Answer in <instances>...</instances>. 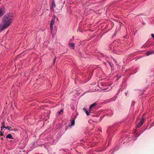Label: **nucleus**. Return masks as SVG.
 Listing matches in <instances>:
<instances>
[{
	"mask_svg": "<svg viewBox=\"0 0 154 154\" xmlns=\"http://www.w3.org/2000/svg\"><path fill=\"white\" fill-rule=\"evenodd\" d=\"M14 17L12 14L9 13L6 14L2 19V25L6 29L9 27L13 20Z\"/></svg>",
	"mask_w": 154,
	"mask_h": 154,
	"instance_id": "f257e3e1",
	"label": "nucleus"
},
{
	"mask_svg": "<svg viewBox=\"0 0 154 154\" xmlns=\"http://www.w3.org/2000/svg\"><path fill=\"white\" fill-rule=\"evenodd\" d=\"M119 43H118L116 41H115L109 45V47L111 50L117 51V50H119Z\"/></svg>",
	"mask_w": 154,
	"mask_h": 154,
	"instance_id": "f03ea898",
	"label": "nucleus"
},
{
	"mask_svg": "<svg viewBox=\"0 0 154 154\" xmlns=\"http://www.w3.org/2000/svg\"><path fill=\"white\" fill-rule=\"evenodd\" d=\"M103 57L104 59H105L106 60V61L111 66H112L111 61L112 62V61L113 60L114 62H115V63H116V60L112 58H109L108 57L106 56H104Z\"/></svg>",
	"mask_w": 154,
	"mask_h": 154,
	"instance_id": "7ed1b4c3",
	"label": "nucleus"
},
{
	"mask_svg": "<svg viewBox=\"0 0 154 154\" xmlns=\"http://www.w3.org/2000/svg\"><path fill=\"white\" fill-rule=\"evenodd\" d=\"M55 16L54 15H53L52 18L51 19V23L50 24V27L51 32L53 29V25L55 23Z\"/></svg>",
	"mask_w": 154,
	"mask_h": 154,
	"instance_id": "20e7f679",
	"label": "nucleus"
},
{
	"mask_svg": "<svg viewBox=\"0 0 154 154\" xmlns=\"http://www.w3.org/2000/svg\"><path fill=\"white\" fill-rule=\"evenodd\" d=\"M114 130V128L112 126H109L108 128L107 131V134L109 135H110L111 134H112Z\"/></svg>",
	"mask_w": 154,
	"mask_h": 154,
	"instance_id": "39448f33",
	"label": "nucleus"
},
{
	"mask_svg": "<svg viewBox=\"0 0 154 154\" xmlns=\"http://www.w3.org/2000/svg\"><path fill=\"white\" fill-rule=\"evenodd\" d=\"M5 12V9L4 8H0V17H2Z\"/></svg>",
	"mask_w": 154,
	"mask_h": 154,
	"instance_id": "423d86ee",
	"label": "nucleus"
},
{
	"mask_svg": "<svg viewBox=\"0 0 154 154\" xmlns=\"http://www.w3.org/2000/svg\"><path fill=\"white\" fill-rule=\"evenodd\" d=\"M144 119L143 118L141 119V120L139 122V124L137 126V128H140L143 125L144 122Z\"/></svg>",
	"mask_w": 154,
	"mask_h": 154,
	"instance_id": "0eeeda50",
	"label": "nucleus"
},
{
	"mask_svg": "<svg viewBox=\"0 0 154 154\" xmlns=\"http://www.w3.org/2000/svg\"><path fill=\"white\" fill-rule=\"evenodd\" d=\"M6 28L2 25V23L0 24V32H2Z\"/></svg>",
	"mask_w": 154,
	"mask_h": 154,
	"instance_id": "6e6552de",
	"label": "nucleus"
},
{
	"mask_svg": "<svg viewBox=\"0 0 154 154\" xmlns=\"http://www.w3.org/2000/svg\"><path fill=\"white\" fill-rule=\"evenodd\" d=\"M6 138L11 139H13V137L12 136L11 134H8L6 136Z\"/></svg>",
	"mask_w": 154,
	"mask_h": 154,
	"instance_id": "1a4fd4ad",
	"label": "nucleus"
},
{
	"mask_svg": "<svg viewBox=\"0 0 154 154\" xmlns=\"http://www.w3.org/2000/svg\"><path fill=\"white\" fill-rule=\"evenodd\" d=\"M154 54V52L153 51H148L146 54V56H149L150 54Z\"/></svg>",
	"mask_w": 154,
	"mask_h": 154,
	"instance_id": "9d476101",
	"label": "nucleus"
},
{
	"mask_svg": "<svg viewBox=\"0 0 154 154\" xmlns=\"http://www.w3.org/2000/svg\"><path fill=\"white\" fill-rule=\"evenodd\" d=\"M69 46L72 49H74L75 44L73 43H69Z\"/></svg>",
	"mask_w": 154,
	"mask_h": 154,
	"instance_id": "9b49d317",
	"label": "nucleus"
},
{
	"mask_svg": "<svg viewBox=\"0 0 154 154\" xmlns=\"http://www.w3.org/2000/svg\"><path fill=\"white\" fill-rule=\"evenodd\" d=\"M96 105V103H94L91 104L89 107V109L90 110H91V109L93 108V107H95V106Z\"/></svg>",
	"mask_w": 154,
	"mask_h": 154,
	"instance_id": "f8f14e48",
	"label": "nucleus"
},
{
	"mask_svg": "<svg viewBox=\"0 0 154 154\" xmlns=\"http://www.w3.org/2000/svg\"><path fill=\"white\" fill-rule=\"evenodd\" d=\"M2 126L1 127V129L2 131L3 128H4L5 127V122H2L1 124Z\"/></svg>",
	"mask_w": 154,
	"mask_h": 154,
	"instance_id": "ddd939ff",
	"label": "nucleus"
},
{
	"mask_svg": "<svg viewBox=\"0 0 154 154\" xmlns=\"http://www.w3.org/2000/svg\"><path fill=\"white\" fill-rule=\"evenodd\" d=\"M56 5L54 0H53L52 2V8H54L55 7Z\"/></svg>",
	"mask_w": 154,
	"mask_h": 154,
	"instance_id": "4468645a",
	"label": "nucleus"
},
{
	"mask_svg": "<svg viewBox=\"0 0 154 154\" xmlns=\"http://www.w3.org/2000/svg\"><path fill=\"white\" fill-rule=\"evenodd\" d=\"M83 110L86 113V115L87 116H88L89 115V112L85 108H83Z\"/></svg>",
	"mask_w": 154,
	"mask_h": 154,
	"instance_id": "2eb2a0df",
	"label": "nucleus"
},
{
	"mask_svg": "<svg viewBox=\"0 0 154 154\" xmlns=\"http://www.w3.org/2000/svg\"><path fill=\"white\" fill-rule=\"evenodd\" d=\"M75 124V120H72L71 121V126L74 125Z\"/></svg>",
	"mask_w": 154,
	"mask_h": 154,
	"instance_id": "dca6fc26",
	"label": "nucleus"
},
{
	"mask_svg": "<svg viewBox=\"0 0 154 154\" xmlns=\"http://www.w3.org/2000/svg\"><path fill=\"white\" fill-rule=\"evenodd\" d=\"M4 128H6L9 130H10V129L11 128V127H9V126H7L5 127Z\"/></svg>",
	"mask_w": 154,
	"mask_h": 154,
	"instance_id": "f3484780",
	"label": "nucleus"
},
{
	"mask_svg": "<svg viewBox=\"0 0 154 154\" xmlns=\"http://www.w3.org/2000/svg\"><path fill=\"white\" fill-rule=\"evenodd\" d=\"M108 88H109V89H108V90H107L106 91H109V90H110L111 89V88H111V86H109H109H108Z\"/></svg>",
	"mask_w": 154,
	"mask_h": 154,
	"instance_id": "a211bd4d",
	"label": "nucleus"
},
{
	"mask_svg": "<svg viewBox=\"0 0 154 154\" xmlns=\"http://www.w3.org/2000/svg\"><path fill=\"white\" fill-rule=\"evenodd\" d=\"M56 61V57H55V58L54 59L53 61V63L54 64Z\"/></svg>",
	"mask_w": 154,
	"mask_h": 154,
	"instance_id": "6ab92c4d",
	"label": "nucleus"
},
{
	"mask_svg": "<svg viewBox=\"0 0 154 154\" xmlns=\"http://www.w3.org/2000/svg\"><path fill=\"white\" fill-rule=\"evenodd\" d=\"M0 135L2 136L3 135V134L4 133V132L2 131L1 130V131H0Z\"/></svg>",
	"mask_w": 154,
	"mask_h": 154,
	"instance_id": "aec40b11",
	"label": "nucleus"
},
{
	"mask_svg": "<svg viewBox=\"0 0 154 154\" xmlns=\"http://www.w3.org/2000/svg\"><path fill=\"white\" fill-rule=\"evenodd\" d=\"M63 112V110L62 109H61L58 112V113L59 114H60L61 112Z\"/></svg>",
	"mask_w": 154,
	"mask_h": 154,
	"instance_id": "412c9836",
	"label": "nucleus"
},
{
	"mask_svg": "<svg viewBox=\"0 0 154 154\" xmlns=\"http://www.w3.org/2000/svg\"><path fill=\"white\" fill-rule=\"evenodd\" d=\"M151 36L152 37L154 38V34H151Z\"/></svg>",
	"mask_w": 154,
	"mask_h": 154,
	"instance_id": "4be33fe9",
	"label": "nucleus"
},
{
	"mask_svg": "<svg viewBox=\"0 0 154 154\" xmlns=\"http://www.w3.org/2000/svg\"><path fill=\"white\" fill-rule=\"evenodd\" d=\"M54 35H54V34H53V35H52V36H53V37H54Z\"/></svg>",
	"mask_w": 154,
	"mask_h": 154,
	"instance_id": "5701e85b",
	"label": "nucleus"
},
{
	"mask_svg": "<svg viewBox=\"0 0 154 154\" xmlns=\"http://www.w3.org/2000/svg\"><path fill=\"white\" fill-rule=\"evenodd\" d=\"M14 130L15 131H17V129H16V128L14 129Z\"/></svg>",
	"mask_w": 154,
	"mask_h": 154,
	"instance_id": "b1692460",
	"label": "nucleus"
},
{
	"mask_svg": "<svg viewBox=\"0 0 154 154\" xmlns=\"http://www.w3.org/2000/svg\"><path fill=\"white\" fill-rule=\"evenodd\" d=\"M104 64L106 65V63H105L104 62Z\"/></svg>",
	"mask_w": 154,
	"mask_h": 154,
	"instance_id": "393cba45",
	"label": "nucleus"
},
{
	"mask_svg": "<svg viewBox=\"0 0 154 154\" xmlns=\"http://www.w3.org/2000/svg\"><path fill=\"white\" fill-rule=\"evenodd\" d=\"M126 95V94H127V93H125Z\"/></svg>",
	"mask_w": 154,
	"mask_h": 154,
	"instance_id": "a878e982",
	"label": "nucleus"
}]
</instances>
